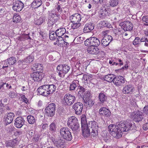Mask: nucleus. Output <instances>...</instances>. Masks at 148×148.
Listing matches in <instances>:
<instances>
[{
    "mask_svg": "<svg viewBox=\"0 0 148 148\" xmlns=\"http://www.w3.org/2000/svg\"><path fill=\"white\" fill-rule=\"evenodd\" d=\"M55 105L54 103H51L47 106V115L52 116L54 114L55 110Z\"/></svg>",
    "mask_w": 148,
    "mask_h": 148,
    "instance_id": "obj_16",
    "label": "nucleus"
},
{
    "mask_svg": "<svg viewBox=\"0 0 148 148\" xmlns=\"http://www.w3.org/2000/svg\"><path fill=\"white\" fill-rule=\"evenodd\" d=\"M143 129L145 130H147L148 129V123H146L145 124L143 127Z\"/></svg>",
    "mask_w": 148,
    "mask_h": 148,
    "instance_id": "obj_60",
    "label": "nucleus"
},
{
    "mask_svg": "<svg viewBox=\"0 0 148 148\" xmlns=\"http://www.w3.org/2000/svg\"><path fill=\"white\" fill-rule=\"evenodd\" d=\"M14 114L13 113L10 112L5 114L4 117V121L7 124L10 123L12 121Z\"/></svg>",
    "mask_w": 148,
    "mask_h": 148,
    "instance_id": "obj_19",
    "label": "nucleus"
},
{
    "mask_svg": "<svg viewBox=\"0 0 148 148\" xmlns=\"http://www.w3.org/2000/svg\"><path fill=\"white\" fill-rule=\"evenodd\" d=\"M53 136L52 135L51 136H49V138H47L48 141L53 143L54 145L58 147L64 148V147L65 140L64 139L60 138V137L59 138L56 140L55 141Z\"/></svg>",
    "mask_w": 148,
    "mask_h": 148,
    "instance_id": "obj_3",
    "label": "nucleus"
},
{
    "mask_svg": "<svg viewBox=\"0 0 148 148\" xmlns=\"http://www.w3.org/2000/svg\"><path fill=\"white\" fill-rule=\"evenodd\" d=\"M50 130L51 131H55L56 130V125L54 123H52L50 125Z\"/></svg>",
    "mask_w": 148,
    "mask_h": 148,
    "instance_id": "obj_48",
    "label": "nucleus"
},
{
    "mask_svg": "<svg viewBox=\"0 0 148 148\" xmlns=\"http://www.w3.org/2000/svg\"><path fill=\"white\" fill-rule=\"evenodd\" d=\"M99 99L101 103H103L106 101L107 99V97L103 93H100L99 95Z\"/></svg>",
    "mask_w": 148,
    "mask_h": 148,
    "instance_id": "obj_29",
    "label": "nucleus"
},
{
    "mask_svg": "<svg viewBox=\"0 0 148 148\" xmlns=\"http://www.w3.org/2000/svg\"><path fill=\"white\" fill-rule=\"evenodd\" d=\"M114 75L113 74H110L106 75L104 77V79L108 82H112L113 81V79L114 78Z\"/></svg>",
    "mask_w": 148,
    "mask_h": 148,
    "instance_id": "obj_35",
    "label": "nucleus"
},
{
    "mask_svg": "<svg viewBox=\"0 0 148 148\" xmlns=\"http://www.w3.org/2000/svg\"><path fill=\"white\" fill-rule=\"evenodd\" d=\"M73 24L71 26L72 28L73 29H77L79 27L81 26V24L79 22H77V23H72Z\"/></svg>",
    "mask_w": 148,
    "mask_h": 148,
    "instance_id": "obj_44",
    "label": "nucleus"
},
{
    "mask_svg": "<svg viewBox=\"0 0 148 148\" xmlns=\"http://www.w3.org/2000/svg\"><path fill=\"white\" fill-rule=\"evenodd\" d=\"M41 4V0H34L32 3L31 6L34 8H37L40 6Z\"/></svg>",
    "mask_w": 148,
    "mask_h": 148,
    "instance_id": "obj_28",
    "label": "nucleus"
},
{
    "mask_svg": "<svg viewBox=\"0 0 148 148\" xmlns=\"http://www.w3.org/2000/svg\"><path fill=\"white\" fill-rule=\"evenodd\" d=\"M76 82V81H75ZM77 86V84L75 82V81H73L72 84H71L70 86V90H75V88Z\"/></svg>",
    "mask_w": 148,
    "mask_h": 148,
    "instance_id": "obj_45",
    "label": "nucleus"
},
{
    "mask_svg": "<svg viewBox=\"0 0 148 148\" xmlns=\"http://www.w3.org/2000/svg\"><path fill=\"white\" fill-rule=\"evenodd\" d=\"M90 92L87 91L83 93V94H81V96L83 98L84 101H85V100L91 98L90 97Z\"/></svg>",
    "mask_w": 148,
    "mask_h": 148,
    "instance_id": "obj_31",
    "label": "nucleus"
},
{
    "mask_svg": "<svg viewBox=\"0 0 148 148\" xmlns=\"http://www.w3.org/2000/svg\"><path fill=\"white\" fill-rule=\"evenodd\" d=\"M24 4L21 1L17 0L14 2L12 8L14 11L19 12L22 10Z\"/></svg>",
    "mask_w": 148,
    "mask_h": 148,
    "instance_id": "obj_12",
    "label": "nucleus"
},
{
    "mask_svg": "<svg viewBox=\"0 0 148 148\" xmlns=\"http://www.w3.org/2000/svg\"><path fill=\"white\" fill-rule=\"evenodd\" d=\"M107 13V10L106 9H102L99 12L100 16H106Z\"/></svg>",
    "mask_w": 148,
    "mask_h": 148,
    "instance_id": "obj_43",
    "label": "nucleus"
},
{
    "mask_svg": "<svg viewBox=\"0 0 148 148\" xmlns=\"http://www.w3.org/2000/svg\"><path fill=\"white\" fill-rule=\"evenodd\" d=\"M60 133L62 137L64 140L70 141L72 138L71 133L68 128H62L60 130Z\"/></svg>",
    "mask_w": 148,
    "mask_h": 148,
    "instance_id": "obj_6",
    "label": "nucleus"
},
{
    "mask_svg": "<svg viewBox=\"0 0 148 148\" xmlns=\"http://www.w3.org/2000/svg\"><path fill=\"white\" fill-rule=\"evenodd\" d=\"M82 128L87 127L88 124L87 123L86 119V117H83L81 119Z\"/></svg>",
    "mask_w": 148,
    "mask_h": 148,
    "instance_id": "obj_38",
    "label": "nucleus"
},
{
    "mask_svg": "<svg viewBox=\"0 0 148 148\" xmlns=\"http://www.w3.org/2000/svg\"><path fill=\"white\" fill-rule=\"evenodd\" d=\"M99 114L105 117H109L111 115V113L109 109L105 107H101L99 110Z\"/></svg>",
    "mask_w": 148,
    "mask_h": 148,
    "instance_id": "obj_14",
    "label": "nucleus"
},
{
    "mask_svg": "<svg viewBox=\"0 0 148 148\" xmlns=\"http://www.w3.org/2000/svg\"><path fill=\"white\" fill-rule=\"evenodd\" d=\"M84 44L88 46L97 47L100 44L99 39L96 37H90L86 39L84 41Z\"/></svg>",
    "mask_w": 148,
    "mask_h": 148,
    "instance_id": "obj_7",
    "label": "nucleus"
},
{
    "mask_svg": "<svg viewBox=\"0 0 148 148\" xmlns=\"http://www.w3.org/2000/svg\"><path fill=\"white\" fill-rule=\"evenodd\" d=\"M134 90V87L132 85H127L123 88L122 92L124 94H131L133 92Z\"/></svg>",
    "mask_w": 148,
    "mask_h": 148,
    "instance_id": "obj_20",
    "label": "nucleus"
},
{
    "mask_svg": "<svg viewBox=\"0 0 148 148\" xmlns=\"http://www.w3.org/2000/svg\"><path fill=\"white\" fill-rule=\"evenodd\" d=\"M27 119L28 122L30 124H32L35 122L36 120L34 117L31 115L28 116Z\"/></svg>",
    "mask_w": 148,
    "mask_h": 148,
    "instance_id": "obj_36",
    "label": "nucleus"
},
{
    "mask_svg": "<svg viewBox=\"0 0 148 148\" xmlns=\"http://www.w3.org/2000/svg\"><path fill=\"white\" fill-rule=\"evenodd\" d=\"M132 124L129 122H119L116 125L110 124L108 127V131L113 137L119 138L122 136V132L129 130L132 126Z\"/></svg>",
    "mask_w": 148,
    "mask_h": 148,
    "instance_id": "obj_1",
    "label": "nucleus"
},
{
    "mask_svg": "<svg viewBox=\"0 0 148 148\" xmlns=\"http://www.w3.org/2000/svg\"><path fill=\"white\" fill-rule=\"evenodd\" d=\"M56 9H57V11L59 12H60L62 11V9L61 8V7L60 5H56L55 6Z\"/></svg>",
    "mask_w": 148,
    "mask_h": 148,
    "instance_id": "obj_61",
    "label": "nucleus"
},
{
    "mask_svg": "<svg viewBox=\"0 0 148 148\" xmlns=\"http://www.w3.org/2000/svg\"><path fill=\"white\" fill-rule=\"evenodd\" d=\"M70 67L65 64L58 65L57 67L58 75L60 77L63 78L64 77L65 75L67 73L70 69Z\"/></svg>",
    "mask_w": 148,
    "mask_h": 148,
    "instance_id": "obj_5",
    "label": "nucleus"
},
{
    "mask_svg": "<svg viewBox=\"0 0 148 148\" xmlns=\"http://www.w3.org/2000/svg\"><path fill=\"white\" fill-rule=\"evenodd\" d=\"M45 17H41L39 19H34V23L37 25H40L43 23L45 20Z\"/></svg>",
    "mask_w": 148,
    "mask_h": 148,
    "instance_id": "obj_34",
    "label": "nucleus"
},
{
    "mask_svg": "<svg viewBox=\"0 0 148 148\" xmlns=\"http://www.w3.org/2000/svg\"><path fill=\"white\" fill-rule=\"evenodd\" d=\"M142 20L143 22L148 23V16H143Z\"/></svg>",
    "mask_w": 148,
    "mask_h": 148,
    "instance_id": "obj_54",
    "label": "nucleus"
},
{
    "mask_svg": "<svg viewBox=\"0 0 148 148\" xmlns=\"http://www.w3.org/2000/svg\"><path fill=\"white\" fill-rule=\"evenodd\" d=\"M58 18V17L56 14H54L52 13H50L49 16V21L48 24L49 26L52 25L54 24V21Z\"/></svg>",
    "mask_w": 148,
    "mask_h": 148,
    "instance_id": "obj_22",
    "label": "nucleus"
},
{
    "mask_svg": "<svg viewBox=\"0 0 148 148\" xmlns=\"http://www.w3.org/2000/svg\"><path fill=\"white\" fill-rule=\"evenodd\" d=\"M70 20L72 23L80 22L81 19L80 14L76 13L70 16Z\"/></svg>",
    "mask_w": 148,
    "mask_h": 148,
    "instance_id": "obj_21",
    "label": "nucleus"
},
{
    "mask_svg": "<svg viewBox=\"0 0 148 148\" xmlns=\"http://www.w3.org/2000/svg\"><path fill=\"white\" fill-rule=\"evenodd\" d=\"M83 104L80 102H77L75 103L73 106V108L75 110V114L77 115H80L83 109Z\"/></svg>",
    "mask_w": 148,
    "mask_h": 148,
    "instance_id": "obj_11",
    "label": "nucleus"
},
{
    "mask_svg": "<svg viewBox=\"0 0 148 148\" xmlns=\"http://www.w3.org/2000/svg\"><path fill=\"white\" fill-rule=\"evenodd\" d=\"M148 39L145 37H142L140 40L141 42H148Z\"/></svg>",
    "mask_w": 148,
    "mask_h": 148,
    "instance_id": "obj_58",
    "label": "nucleus"
},
{
    "mask_svg": "<svg viewBox=\"0 0 148 148\" xmlns=\"http://www.w3.org/2000/svg\"><path fill=\"white\" fill-rule=\"evenodd\" d=\"M28 34L22 35L17 38V39L21 41H23L25 40L30 39Z\"/></svg>",
    "mask_w": 148,
    "mask_h": 148,
    "instance_id": "obj_40",
    "label": "nucleus"
},
{
    "mask_svg": "<svg viewBox=\"0 0 148 148\" xmlns=\"http://www.w3.org/2000/svg\"><path fill=\"white\" fill-rule=\"evenodd\" d=\"M67 124L73 131H76L79 127L78 120L74 116H72L69 118Z\"/></svg>",
    "mask_w": 148,
    "mask_h": 148,
    "instance_id": "obj_2",
    "label": "nucleus"
},
{
    "mask_svg": "<svg viewBox=\"0 0 148 148\" xmlns=\"http://www.w3.org/2000/svg\"><path fill=\"white\" fill-rule=\"evenodd\" d=\"M140 40V38L138 37H136L134 41L133 44L134 45H136L139 44V41Z\"/></svg>",
    "mask_w": 148,
    "mask_h": 148,
    "instance_id": "obj_50",
    "label": "nucleus"
},
{
    "mask_svg": "<svg viewBox=\"0 0 148 148\" xmlns=\"http://www.w3.org/2000/svg\"><path fill=\"white\" fill-rule=\"evenodd\" d=\"M25 120L23 117L20 116L15 119L14 123V126L17 128H21L24 124Z\"/></svg>",
    "mask_w": 148,
    "mask_h": 148,
    "instance_id": "obj_15",
    "label": "nucleus"
},
{
    "mask_svg": "<svg viewBox=\"0 0 148 148\" xmlns=\"http://www.w3.org/2000/svg\"><path fill=\"white\" fill-rule=\"evenodd\" d=\"M38 63H36L33 64V66L32 67V69L34 71H35L36 70L37 71V68H38Z\"/></svg>",
    "mask_w": 148,
    "mask_h": 148,
    "instance_id": "obj_56",
    "label": "nucleus"
},
{
    "mask_svg": "<svg viewBox=\"0 0 148 148\" xmlns=\"http://www.w3.org/2000/svg\"><path fill=\"white\" fill-rule=\"evenodd\" d=\"M79 89H80V90L78 92V94H79L80 95H81V92H82V94H83V92L84 93V92L85 90V89L82 86H79Z\"/></svg>",
    "mask_w": 148,
    "mask_h": 148,
    "instance_id": "obj_52",
    "label": "nucleus"
},
{
    "mask_svg": "<svg viewBox=\"0 0 148 148\" xmlns=\"http://www.w3.org/2000/svg\"><path fill=\"white\" fill-rule=\"evenodd\" d=\"M16 58L14 57H11L8 59L7 62L9 65H12L14 64L16 62Z\"/></svg>",
    "mask_w": 148,
    "mask_h": 148,
    "instance_id": "obj_39",
    "label": "nucleus"
},
{
    "mask_svg": "<svg viewBox=\"0 0 148 148\" xmlns=\"http://www.w3.org/2000/svg\"><path fill=\"white\" fill-rule=\"evenodd\" d=\"M109 31L108 30H106L103 31L101 32V35L102 36H104L105 37L106 36H108V35H107L109 33Z\"/></svg>",
    "mask_w": 148,
    "mask_h": 148,
    "instance_id": "obj_57",
    "label": "nucleus"
},
{
    "mask_svg": "<svg viewBox=\"0 0 148 148\" xmlns=\"http://www.w3.org/2000/svg\"><path fill=\"white\" fill-rule=\"evenodd\" d=\"M143 113L148 115V106H145L143 109Z\"/></svg>",
    "mask_w": 148,
    "mask_h": 148,
    "instance_id": "obj_49",
    "label": "nucleus"
},
{
    "mask_svg": "<svg viewBox=\"0 0 148 148\" xmlns=\"http://www.w3.org/2000/svg\"><path fill=\"white\" fill-rule=\"evenodd\" d=\"M66 32V29L64 28H61L58 29L56 30V35H57L58 36L60 37H60H61L62 39L63 38V40L64 42L68 44V42H67L65 41H67L68 39V36L66 35L63 36V35Z\"/></svg>",
    "mask_w": 148,
    "mask_h": 148,
    "instance_id": "obj_8",
    "label": "nucleus"
},
{
    "mask_svg": "<svg viewBox=\"0 0 148 148\" xmlns=\"http://www.w3.org/2000/svg\"><path fill=\"white\" fill-rule=\"evenodd\" d=\"M109 44V41L107 42V41H106L103 38L101 41V45L103 46L106 47Z\"/></svg>",
    "mask_w": 148,
    "mask_h": 148,
    "instance_id": "obj_47",
    "label": "nucleus"
},
{
    "mask_svg": "<svg viewBox=\"0 0 148 148\" xmlns=\"http://www.w3.org/2000/svg\"><path fill=\"white\" fill-rule=\"evenodd\" d=\"M21 18L20 16L18 14L14 15L13 18V21L14 22L18 23L20 21Z\"/></svg>",
    "mask_w": 148,
    "mask_h": 148,
    "instance_id": "obj_42",
    "label": "nucleus"
},
{
    "mask_svg": "<svg viewBox=\"0 0 148 148\" xmlns=\"http://www.w3.org/2000/svg\"><path fill=\"white\" fill-rule=\"evenodd\" d=\"M94 28V26L92 23L86 24L84 29V33L89 32L92 30Z\"/></svg>",
    "mask_w": 148,
    "mask_h": 148,
    "instance_id": "obj_24",
    "label": "nucleus"
},
{
    "mask_svg": "<svg viewBox=\"0 0 148 148\" xmlns=\"http://www.w3.org/2000/svg\"><path fill=\"white\" fill-rule=\"evenodd\" d=\"M87 126L91 130V136L93 137L96 136L98 135V126L97 123L95 121H90L88 123Z\"/></svg>",
    "mask_w": 148,
    "mask_h": 148,
    "instance_id": "obj_4",
    "label": "nucleus"
},
{
    "mask_svg": "<svg viewBox=\"0 0 148 148\" xmlns=\"http://www.w3.org/2000/svg\"><path fill=\"white\" fill-rule=\"evenodd\" d=\"M125 79L121 76H116L113 79V82L117 86H119L125 83Z\"/></svg>",
    "mask_w": 148,
    "mask_h": 148,
    "instance_id": "obj_13",
    "label": "nucleus"
},
{
    "mask_svg": "<svg viewBox=\"0 0 148 148\" xmlns=\"http://www.w3.org/2000/svg\"><path fill=\"white\" fill-rule=\"evenodd\" d=\"M57 35L56 32L54 31H50L49 33V39L51 40H54L56 38Z\"/></svg>",
    "mask_w": 148,
    "mask_h": 148,
    "instance_id": "obj_41",
    "label": "nucleus"
},
{
    "mask_svg": "<svg viewBox=\"0 0 148 148\" xmlns=\"http://www.w3.org/2000/svg\"><path fill=\"white\" fill-rule=\"evenodd\" d=\"M46 86L44 85L40 87L37 89V91L39 94L40 95L46 96Z\"/></svg>",
    "mask_w": 148,
    "mask_h": 148,
    "instance_id": "obj_27",
    "label": "nucleus"
},
{
    "mask_svg": "<svg viewBox=\"0 0 148 148\" xmlns=\"http://www.w3.org/2000/svg\"><path fill=\"white\" fill-rule=\"evenodd\" d=\"M38 66H37L38 68L37 71L39 70L40 71L41 70H42L43 67L41 64L38 63Z\"/></svg>",
    "mask_w": 148,
    "mask_h": 148,
    "instance_id": "obj_59",
    "label": "nucleus"
},
{
    "mask_svg": "<svg viewBox=\"0 0 148 148\" xmlns=\"http://www.w3.org/2000/svg\"><path fill=\"white\" fill-rule=\"evenodd\" d=\"M9 97H10L11 98H15L16 96V94L13 92H10L9 94Z\"/></svg>",
    "mask_w": 148,
    "mask_h": 148,
    "instance_id": "obj_53",
    "label": "nucleus"
},
{
    "mask_svg": "<svg viewBox=\"0 0 148 148\" xmlns=\"http://www.w3.org/2000/svg\"><path fill=\"white\" fill-rule=\"evenodd\" d=\"M117 11L116 12V15L118 17L122 16V12L121 9L120 8H118L116 9Z\"/></svg>",
    "mask_w": 148,
    "mask_h": 148,
    "instance_id": "obj_46",
    "label": "nucleus"
},
{
    "mask_svg": "<svg viewBox=\"0 0 148 148\" xmlns=\"http://www.w3.org/2000/svg\"><path fill=\"white\" fill-rule=\"evenodd\" d=\"M88 77L89 81H90L92 80L95 79L96 77L95 75H94L89 74Z\"/></svg>",
    "mask_w": 148,
    "mask_h": 148,
    "instance_id": "obj_55",
    "label": "nucleus"
},
{
    "mask_svg": "<svg viewBox=\"0 0 148 148\" xmlns=\"http://www.w3.org/2000/svg\"><path fill=\"white\" fill-rule=\"evenodd\" d=\"M44 76L43 73L42 72L36 71L31 74V76L35 82H39L42 79Z\"/></svg>",
    "mask_w": 148,
    "mask_h": 148,
    "instance_id": "obj_9",
    "label": "nucleus"
},
{
    "mask_svg": "<svg viewBox=\"0 0 148 148\" xmlns=\"http://www.w3.org/2000/svg\"><path fill=\"white\" fill-rule=\"evenodd\" d=\"M34 57L32 56H29L22 60V62H24L26 64L29 63L34 61Z\"/></svg>",
    "mask_w": 148,
    "mask_h": 148,
    "instance_id": "obj_30",
    "label": "nucleus"
},
{
    "mask_svg": "<svg viewBox=\"0 0 148 148\" xmlns=\"http://www.w3.org/2000/svg\"><path fill=\"white\" fill-rule=\"evenodd\" d=\"M120 25L125 31H130L132 29L133 25L132 23L129 21H125Z\"/></svg>",
    "mask_w": 148,
    "mask_h": 148,
    "instance_id": "obj_18",
    "label": "nucleus"
},
{
    "mask_svg": "<svg viewBox=\"0 0 148 148\" xmlns=\"http://www.w3.org/2000/svg\"><path fill=\"white\" fill-rule=\"evenodd\" d=\"M119 2V0H110L109 5L111 7H114L118 5Z\"/></svg>",
    "mask_w": 148,
    "mask_h": 148,
    "instance_id": "obj_37",
    "label": "nucleus"
},
{
    "mask_svg": "<svg viewBox=\"0 0 148 148\" xmlns=\"http://www.w3.org/2000/svg\"><path fill=\"white\" fill-rule=\"evenodd\" d=\"M5 112V109L3 108L0 107V116L1 115Z\"/></svg>",
    "mask_w": 148,
    "mask_h": 148,
    "instance_id": "obj_63",
    "label": "nucleus"
},
{
    "mask_svg": "<svg viewBox=\"0 0 148 148\" xmlns=\"http://www.w3.org/2000/svg\"><path fill=\"white\" fill-rule=\"evenodd\" d=\"M83 135L84 137H88L90 136V130L87 126L82 128Z\"/></svg>",
    "mask_w": 148,
    "mask_h": 148,
    "instance_id": "obj_26",
    "label": "nucleus"
},
{
    "mask_svg": "<svg viewBox=\"0 0 148 148\" xmlns=\"http://www.w3.org/2000/svg\"><path fill=\"white\" fill-rule=\"evenodd\" d=\"M28 134L31 137H32L34 135V131L33 130H31L29 131Z\"/></svg>",
    "mask_w": 148,
    "mask_h": 148,
    "instance_id": "obj_64",
    "label": "nucleus"
},
{
    "mask_svg": "<svg viewBox=\"0 0 148 148\" xmlns=\"http://www.w3.org/2000/svg\"><path fill=\"white\" fill-rule=\"evenodd\" d=\"M8 62H7V61H5L4 62V66L2 67V68L4 69L5 68L7 67L8 66Z\"/></svg>",
    "mask_w": 148,
    "mask_h": 148,
    "instance_id": "obj_62",
    "label": "nucleus"
},
{
    "mask_svg": "<svg viewBox=\"0 0 148 148\" xmlns=\"http://www.w3.org/2000/svg\"><path fill=\"white\" fill-rule=\"evenodd\" d=\"M132 118L135 121L139 122L142 121L143 118V115L141 112L138 111L134 113Z\"/></svg>",
    "mask_w": 148,
    "mask_h": 148,
    "instance_id": "obj_17",
    "label": "nucleus"
},
{
    "mask_svg": "<svg viewBox=\"0 0 148 148\" xmlns=\"http://www.w3.org/2000/svg\"><path fill=\"white\" fill-rule=\"evenodd\" d=\"M64 100L68 105L71 106L75 101V98L74 95L67 94L64 95Z\"/></svg>",
    "mask_w": 148,
    "mask_h": 148,
    "instance_id": "obj_10",
    "label": "nucleus"
},
{
    "mask_svg": "<svg viewBox=\"0 0 148 148\" xmlns=\"http://www.w3.org/2000/svg\"><path fill=\"white\" fill-rule=\"evenodd\" d=\"M84 102L85 106L88 107L89 108L92 106L94 103V101L91 98L85 100V101H84Z\"/></svg>",
    "mask_w": 148,
    "mask_h": 148,
    "instance_id": "obj_32",
    "label": "nucleus"
},
{
    "mask_svg": "<svg viewBox=\"0 0 148 148\" xmlns=\"http://www.w3.org/2000/svg\"><path fill=\"white\" fill-rule=\"evenodd\" d=\"M17 142L18 140L17 138L13 139L12 140L7 141L5 143L6 146L7 147L9 146L13 147L16 145Z\"/></svg>",
    "mask_w": 148,
    "mask_h": 148,
    "instance_id": "obj_25",
    "label": "nucleus"
},
{
    "mask_svg": "<svg viewBox=\"0 0 148 148\" xmlns=\"http://www.w3.org/2000/svg\"><path fill=\"white\" fill-rule=\"evenodd\" d=\"M88 53L92 54H97L99 52V49L94 46H90L87 49Z\"/></svg>",
    "mask_w": 148,
    "mask_h": 148,
    "instance_id": "obj_23",
    "label": "nucleus"
},
{
    "mask_svg": "<svg viewBox=\"0 0 148 148\" xmlns=\"http://www.w3.org/2000/svg\"><path fill=\"white\" fill-rule=\"evenodd\" d=\"M56 87L54 85L52 84L49 85L48 87V89L47 90V94H52L55 90Z\"/></svg>",
    "mask_w": 148,
    "mask_h": 148,
    "instance_id": "obj_33",
    "label": "nucleus"
},
{
    "mask_svg": "<svg viewBox=\"0 0 148 148\" xmlns=\"http://www.w3.org/2000/svg\"><path fill=\"white\" fill-rule=\"evenodd\" d=\"M104 24H103V26L104 27H107L108 28H111L112 27V25L110 24L108 22H104Z\"/></svg>",
    "mask_w": 148,
    "mask_h": 148,
    "instance_id": "obj_51",
    "label": "nucleus"
}]
</instances>
